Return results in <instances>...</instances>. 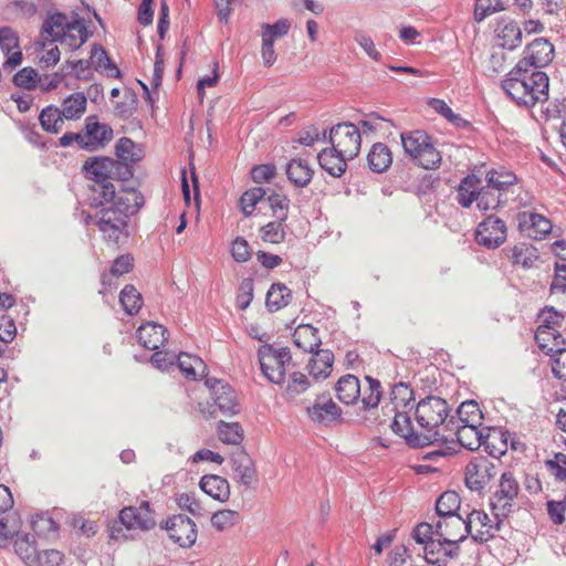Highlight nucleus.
<instances>
[{"instance_id":"obj_5","label":"nucleus","mask_w":566,"mask_h":566,"mask_svg":"<svg viewBox=\"0 0 566 566\" xmlns=\"http://www.w3.org/2000/svg\"><path fill=\"white\" fill-rule=\"evenodd\" d=\"M415 418L418 428L422 430L426 437L430 438V444L443 439L439 428L446 421L449 415V406L442 398L430 396L420 400L415 409Z\"/></svg>"},{"instance_id":"obj_4","label":"nucleus","mask_w":566,"mask_h":566,"mask_svg":"<svg viewBox=\"0 0 566 566\" xmlns=\"http://www.w3.org/2000/svg\"><path fill=\"white\" fill-rule=\"evenodd\" d=\"M53 38L62 46L70 50L80 49L87 40L85 23L78 17L69 20L66 14L55 12L48 15L42 24V35Z\"/></svg>"},{"instance_id":"obj_10","label":"nucleus","mask_w":566,"mask_h":566,"mask_svg":"<svg viewBox=\"0 0 566 566\" xmlns=\"http://www.w3.org/2000/svg\"><path fill=\"white\" fill-rule=\"evenodd\" d=\"M165 528L169 537L180 547L189 548L193 546L197 541V525L186 515H174L166 522Z\"/></svg>"},{"instance_id":"obj_13","label":"nucleus","mask_w":566,"mask_h":566,"mask_svg":"<svg viewBox=\"0 0 566 566\" xmlns=\"http://www.w3.org/2000/svg\"><path fill=\"white\" fill-rule=\"evenodd\" d=\"M119 521L127 530L149 531L156 521L149 502L144 501L139 506H127L119 512Z\"/></svg>"},{"instance_id":"obj_11","label":"nucleus","mask_w":566,"mask_h":566,"mask_svg":"<svg viewBox=\"0 0 566 566\" xmlns=\"http://www.w3.org/2000/svg\"><path fill=\"white\" fill-rule=\"evenodd\" d=\"M475 240L486 249H495L506 240V226L500 218L490 216L479 223Z\"/></svg>"},{"instance_id":"obj_37","label":"nucleus","mask_w":566,"mask_h":566,"mask_svg":"<svg viewBox=\"0 0 566 566\" xmlns=\"http://www.w3.org/2000/svg\"><path fill=\"white\" fill-rule=\"evenodd\" d=\"M369 168L375 172H382L389 168L392 163V156L389 148L381 144H374L367 156Z\"/></svg>"},{"instance_id":"obj_6","label":"nucleus","mask_w":566,"mask_h":566,"mask_svg":"<svg viewBox=\"0 0 566 566\" xmlns=\"http://www.w3.org/2000/svg\"><path fill=\"white\" fill-rule=\"evenodd\" d=\"M405 153L420 167L434 169L441 163V155L433 146L431 138L421 130L401 134Z\"/></svg>"},{"instance_id":"obj_31","label":"nucleus","mask_w":566,"mask_h":566,"mask_svg":"<svg viewBox=\"0 0 566 566\" xmlns=\"http://www.w3.org/2000/svg\"><path fill=\"white\" fill-rule=\"evenodd\" d=\"M286 175L296 187H305L312 180L313 169L307 160L293 158L286 165Z\"/></svg>"},{"instance_id":"obj_36","label":"nucleus","mask_w":566,"mask_h":566,"mask_svg":"<svg viewBox=\"0 0 566 566\" xmlns=\"http://www.w3.org/2000/svg\"><path fill=\"white\" fill-rule=\"evenodd\" d=\"M359 128L360 137L375 136L377 134H386L390 129V122L376 113L367 114L356 125Z\"/></svg>"},{"instance_id":"obj_25","label":"nucleus","mask_w":566,"mask_h":566,"mask_svg":"<svg viewBox=\"0 0 566 566\" xmlns=\"http://www.w3.org/2000/svg\"><path fill=\"white\" fill-rule=\"evenodd\" d=\"M57 42L51 38L40 34V39L34 42L32 50L34 61L41 69H48L54 66L60 61V50Z\"/></svg>"},{"instance_id":"obj_32","label":"nucleus","mask_w":566,"mask_h":566,"mask_svg":"<svg viewBox=\"0 0 566 566\" xmlns=\"http://www.w3.org/2000/svg\"><path fill=\"white\" fill-rule=\"evenodd\" d=\"M294 344L304 352L314 353L321 345V338L317 335V329L312 325H298L293 333Z\"/></svg>"},{"instance_id":"obj_3","label":"nucleus","mask_w":566,"mask_h":566,"mask_svg":"<svg viewBox=\"0 0 566 566\" xmlns=\"http://www.w3.org/2000/svg\"><path fill=\"white\" fill-rule=\"evenodd\" d=\"M505 93L518 105L534 106L547 101V73H510L502 82Z\"/></svg>"},{"instance_id":"obj_34","label":"nucleus","mask_w":566,"mask_h":566,"mask_svg":"<svg viewBox=\"0 0 566 566\" xmlns=\"http://www.w3.org/2000/svg\"><path fill=\"white\" fill-rule=\"evenodd\" d=\"M114 166V160L109 158H94L92 160H87L83 168L88 179L104 185L105 182L103 181L111 177Z\"/></svg>"},{"instance_id":"obj_41","label":"nucleus","mask_w":566,"mask_h":566,"mask_svg":"<svg viewBox=\"0 0 566 566\" xmlns=\"http://www.w3.org/2000/svg\"><path fill=\"white\" fill-rule=\"evenodd\" d=\"M481 189V180L474 176H467L460 184L458 189V198L459 203L469 208L471 205L476 201V196Z\"/></svg>"},{"instance_id":"obj_8","label":"nucleus","mask_w":566,"mask_h":566,"mask_svg":"<svg viewBox=\"0 0 566 566\" xmlns=\"http://www.w3.org/2000/svg\"><path fill=\"white\" fill-rule=\"evenodd\" d=\"M520 492V485L511 472H504L499 482V488L493 494L491 506L496 518L509 516L515 505V499Z\"/></svg>"},{"instance_id":"obj_7","label":"nucleus","mask_w":566,"mask_h":566,"mask_svg":"<svg viewBox=\"0 0 566 566\" xmlns=\"http://www.w3.org/2000/svg\"><path fill=\"white\" fill-rule=\"evenodd\" d=\"M260 367L264 377L276 385L284 382L286 367L292 357L285 347L275 348L271 345H262L258 352Z\"/></svg>"},{"instance_id":"obj_43","label":"nucleus","mask_w":566,"mask_h":566,"mask_svg":"<svg viewBox=\"0 0 566 566\" xmlns=\"http://www.w3.org/2000/svg\"><path fill=\"white\" fill-rule=\"evenodd\" d=\"M64 119L60 108L52 105L43 108L39 116L41 127L50 134L60 133L63 128Z\"/></svg>"},{"instance_id":"obj_23","label":"nucleus","mask_w":566,"mask_h":566,"mask_svg":"<svg viewBox=\"0 0 566 566\" xmlns=\"http://www.w3.org/2000/svg\"><path fill=\"white\" fill-rule=\"evenodd\" d=\"M83 136L84 149L96 150L111 142L113 130L108 125L97 122L95 117H87Z\"/></svg>"},{"instance_id":"obj_54","label":"nucleus","mask_w":566,"mask_h":566,"mask_svg":"<svg viewBox=\"0 0 566 566\" xmlns=\"http://www.w3.org/2000/svg\"><path fill=\"white\" fill-rule=\"evenodd\" d=\"M512 258L514 263L520 264L525 269H530L537 261L538 254L535 248L521 244L513 248Z\"/></svg>"},{"instance_id":"obj_12","label":"nucleus","mask_w":566,"mask_h":566,"mask_svg":"<svg viewBox=\"0 0 566 566\" xmlns=\"http://www.w3.org/2000/svg\"><path fill=\"white\" fill-rule=\"evenodd\" d=\"M410 411L411 410L395 411V417L390 426L392 431L403 438L410 447L418 448L429 446L430 438L426 437L418 426L415 427L411 423Z\"/></svg>"},{"instance_id":"obj_35","label":"nucleus","mask_w":566,"mask_h":566,"mask_svg":"<svg viewBox=\"0 0 566 566\" xmlns=\"http://www.w3.org/2000/svg\"><path fill=\"white\" fill-rule=\"evenodd\" d=\"M535 340L537 345L548 355L559 349L564 344L562 336L558 332L549 325H539L535 333Z\"/></svg>"},{"instance_id":"obj_60","label":"nucleus","mask_w":566,"mask_h":566,"mask_svg":"<svg viewBox=\"0 0 566 566\" xmlns=\"http://www.w3.org/2000/svg\"><path fill=\"white\" fill-rule=\"evenodd\" d=\"M354 41L369 59L377 62L381 60L380 52L377 50L374 40L368 34L361 31L356 32Z\"/></svg>"},{"instance_id":"obj_51","label":"nucleus","mask_w":566,"mask_h":566,"mask_svg":"<svg viewBox=\"0 0 566 566\" xmlns=\"http://www.w3.org/2000/svg\"><path fill=\"white\" fill-rule=\"evenodd\" d=\"M218 437L226 444H240L243 440V431L238 422H224L218 423Z\"/></svg>"},{"instance_id":"obj_56","label":"nucleus","mask_w":566,"mask_h":566,"mask_svg":"<svg viewBox=\"0 0 566 566\" xmlns=\"http://www.w3.org/2000/svg\"><path fill=\"white\" fill-rule=\"evenodd\" d=\"M260 237L264 242L268 243H281L285 238L283 221L279 219L277 221L269 222L268 224L261 228Z\"/></svg>"},{"instance_id":"obj_55","label":"nucleus","mask_w":566,"mask_h":566,"mask_svg":"<svg viewBox=\"0 0 566 566\" xmlns=\"http://www.w3.org/2000/svg\"><path fill=\"white\" fill-rule=\"evenodd\" d=\"M483 443L489 449V452L494 458H499L506 453L507 451V440L504 437V433L500 430H493L490 432Z\"/></svg>"},{"instance_id":"obj_45","label":"nucleus","mask_w":566,"mask_h":566,"mask_svg":"<svg viewBox=\"0 0 566 566\" xmlns=\"http://www.w3.org/2000/svg\"><path fill=\"white\" fill-rule=\"evenodd\" d=\"M481 426L461 424L457 431V439L459 443L469 449L476 450L483 443V436L479 430Z\"/></svg>"},{"instance_id":"obj_46","label":"nucleus","mask_w":566,"mask_h":566,"mask_svg":"<svg viewBox=\"0 0 566 566\" xmlns=\"http://www.w3.org/2000/svg\"><path fill=\"white\" fill-rule=\"evenodd\" d=\"M292 298L291 291L281 283L273 284L266 294V306L270 311L285 307Z\"/></svg>"},{"instance_id":"obj_29","label":"nucleus","mask_w":566,"mask_h":566,"mask_svg":"<svg viewBox=\"0 0 566 566\" xmlns=\"http://www.w3.org/2000/svg\"><path fill=\"white\" fill-rule=\"evenodd\" d=\"M13 547L19 558L27 565L33 566L39 564L38 554L39 549L35 545L33 536L29 534H14Z\"/></svg>"},{"instance_id":"obj_47","label":"nucleus","mask_w":566,"mask_h":566,"mask_svg":"<svg viewBox=\"0 0 566 566\" xmlns=\"http://www.w3.org/2000/svg\"><path fill=\"white\" fill-rule=\"evenodd\" d=\"M507 9V0H476L474 6V19L476 22H481L489 15Z\"/></svg>"},{"instance_id":"obj_49","label":"nucleus","mask_w":566,"mask_h":566,"mask_svg":"<svg viewBox=\"0 0 566 566\" xmlns=\"http://www.w3.org/2000/svg\"><path fill=\"white\" fill-rule=\"evenodd\" d=\"M458 417L461 424L481 426L483 416L475 401H464L458 408Z\"/></svg>"},{"instance_id":"obj_64","label":"nucleus","mask_w":566,"mask_h":566,"mask_svg":"<svg viewBox=\"0 0 566 566\" xmlns=\"http://www.w3.org/2000/svg\"><path fill=\"white\" fill-rule=\"evenodd\" d=\"M552 356V371L560 380H566V348L556 349Z\"/></svg>"},{"instance_id":"obj_17","label":"nucleus","mask_w":566,"mask_h":566,"mask_svg":"<svg viewBox=\"0 0 566 566\" xmlns=\"http://www.w3.org/2000/svg\"><path fill=\"white\" fill-rule=\"evenodd\" d=\"M207 385L211 390V396L214 405L218 407L220 412L226 416H233L238 413L239 407L237 403L235 392L228 385L219 379H209Z\"/></svg>"},{"instance_id":"obj_39","label":"nucleus","mask_w":566,"mask_h":566,"mask_svg":"<svg viewBox=\"0 0 566 566\" xmlns=\"http://www.w3.org/2000/svg\"><path fill=\"white\" fill-rule=\"evenodd\" d=\"M390 401L394 411L413 410L416 407L413 403L412 389L402 382H399L392 387Z\"/></svg>"},{"instance_id":"obj_18","label":"nucleus","mask_w":566,"mask_h":566,"mask_svg":"<svg viewBox=\"0 0 566 566\" xmlns=\"http://www.w3.org/2000/svg\"><path fill=\"white\" fill-rule=\"evenodd\" d=\"M459 555V546L447 543L437 536L436 541H431L427 547H423V556L427 563L448 566Z\"/></svg>"},{"instance_id":"obj_27","label":"nucleus","mask_w":566,"mask_h":566,"mask_svg":"<svg viewBox=\"0 0 566 566\" xmlns=\"http://www.w3.org/2000/svg\"><path fill=\"white\" fill-rule=\"evenodd\" d=\"M199 486L208 496L220 503H226L230 499V484L228 480L220 475H203L200 479Z\"/></svg>"},{"instance_id":"obj_19","label":"nucleus","mask_w":566,"mask_h":566,"mask_svg":"<svg viewBox=\"0 0 566 566\" xmlns=\"http://www.w3.org/2000/svg\"><path fill=\"white\" fill-rule=\"evenodd\" d=\"M307 417L315 423L327 426L340 419V408L329 397H318L306 408Z\"/></svg>"},{"instance_id":"obj_52","label":"nucleus","mask_w":566,"mask_h":566,"mask_svg":"<svg viewBox=\"0 0 566 566\" xmlns=\"http://www.w3.org/2000/svg\"><path fill=\"white\" fill-rule=\"evenodd\" d=\"M460 496L454 491L444 492L437 501L436 510L440 517L457 514L460 509Z\"/></svg>"},{"instance_id":"obj_15","label":"nucleus","mask_w":566,"mask_h":566,"mask_svg":"<svg viewBox=\"0 0 566 566\" xmlns=\"http://www.w3.org/2000/svg\"><path fill=\"white\" fill-rule=\"evenodd\" d=\"M63 77L60 73H14L13 83L15 86L25 90H40L49 92L56 88Z\"/></svg>"},{"instance_id":"obj_44","label":"nucleus","mask_w":566,"mask_h":566,"mask_svg":"<svg viewBox=\"0 0 566 566\" xmlns=\"http://www.w3.org/2000/svg\"><path fill=\"white\" fill-rule=\"evenodd\" d=\"M116 156L124 163H137L144 157V149L129 138H120L116 144Z\"/></svg>"},{"instance_id":"obj_26","label":"nucleus","mask_w":566,"mask_h":566,"mask_svg":"<svg viewBox=\"0 0 566 566\" xmlns=\"http://www.w3.org/2000/svg\"><path fill=\"white\" fill-rule=\"evenodd\" d=\"M497 44L514 50L522 43V30L518 23L510 18H501L494 30Z\"/></svg>"},{"instance_id":"obj_9","label":"nucleus","mask_w":566,"mask_h":566,"mask_svg":"<svg viewBox=\"0 0 566 566\" xmlns=\"http://www.w3.org/2000/svg\"><path fill=\"white\" fill-rule=\"evenodd\" d=\"M496 474L495 464L488 458L472 459L465 468V484L474 492L481 493Z\"/></svg>"},{"instance_id":"obj_57","label":"nucleus","mask_w":566,"mask_h":566,"mask_svg":"<svg viewBox=\"0 0 566 566\" xmlns=\"http://www.w3.org/2000/svg\"><path fill=\"white\" fill-rule=\"evenodd\" d=\"M265 191L255 187L245 191L240 199V207L245 217L253 213L256 205L264 198Z\"/></svg>"},{"instance_id":"obj_40","label":"nucleus","mask_w":566,"mask_h":566,"mask_svg":"<svg viewBox=\"0 0 566 566\" xmlns=\"http://www.w3.org/2000/svg\"><path fill=\"white\" fill-rule=\"evenodd\" d=\"M176 360L180 371L188 379L196 380L199 376H203L206 374V364L201 358L197 356L182 353L177 357Z\"/></svg>"},{"instance_id":"obj_22","label":"nucleus","mask_w":566,"mask_h":566,"mask_svg":"<svg viewBox=\"0 0 566 566\" xmlns=\"http://www.w3.org/2000/svg\"><path fill=\"white\" fill-rule=\"evenodd\" d=\"M521 230L530 238L543 240L552 231V222L543 214L524 211L518 214Z\"/></svg>"},{"instance_id":"obj_58","label":"nucleus","mask_w":566,"mask_h":566,"mask_svg":"<svg viewBox=\"0 0 566 566\" xmlns=\"http://www.w3.org/2000/svg\"><path fill=\"white\" fill-rule=\"evenodd\" d=\"M501 203V193H497L489 186L481 187L480 192L476 196L478 208L482 211L495 209Z\"/></svg>"},{"instance_id":"obj_30","label":"nucleus","mask_w":566,"mask_h":566,"mask_svg":"<svg viewBox=\"0 0 566 566\" xmlns=\"http://www.w3.org/2000/svg\"><path fill=\"white\" fill-rule=\"evenodd\" d=\"M334 355L328 349H321L313 353L307 369L315 379L327 378L333 370Z\"/></svg>"},{"instance_id":"obj_62","label":"nucleus","mask_w":566,"mask_h":566,"mask_svg":"<svg viewBox=\"0 0 566 566\" xmlns=\"http://www.w3.org/2000/svg\"><path fill=\"white\" fill-rule=\"evenodd\" d=\"M428 104L432 109H434L450 123L457 126H460L464 123V120L458 114L453 113L451 107L443 99L431 98Z\"/></svg>"},{"instance_id":"obj_2","label":"nucleus","mask_w":566,"mask_h":566,"mask_svg":"<svg viewBox=\"0 0 566 566\" xmlns=\"http://www.w3.org/2000/svg\"><path fill=\"white\" fill-rule=\"evenodd\" d=\"M332 147L317 155L321 167L331 176L340 177L347 168V161L354 159L360 150V132L352 123H342L329 130Z\"/></svg>"},{"instance_id":"obj_61","label":"nucleus","mask_w":566,"mask_h":566,"mask_svg":"<svg viewBox=\"0 0 566 566\" xmlns=\"http://www.w3.org/2000/svg\"><path fill=\"white\" fill-rule=\"evenodd\" d=\"M413 538L418 544L427 547L431 541L437 538V524L434 526L429 523L418 524L413 530Z\"/></svg>"},{"instance_id":"obj_48","label":"nucleus","mask_w":566,"mask_h":566,"mask_svg":"<svg viewBox=\"0 0 566 566\" xmlns=\"http://www.w3.org/2000/svg\"><path fill=\"white\" fill-rule=\"evenodd\" d=\"M119 302L123 310L128 315L138 313L143 305L142 295L133 285H126L122 290L119 294Z\"/></svg>"},{"instance_id":"obj_63","label":"nucleus","mask_w":566,"mask_h":566,"mask_svg":"<svg viewBox=\"0 0 566 566\" xmlns=\"http://www.w3.org/2000/svg\"><path fill=\"white\" fill-rule=\"evenodd\" d=\"M39 564L33 566H60L64 560V554L54 548L39 551Z\"/></svg>"},{"instance_id":"obj_50","label":"nucleus","mask_w":566,"mask_h":566,"mask_svg":"<svg viewBox=\"0 0 566 566\" xmlns=\"http://www.w3.org/2000/svg\"><path fill=\"white\" fill-rule=\"evenodd\" d=\"M87 64L90 67L94 69V71H119L118 67L111 61L103 46L98 44L92 45Z\"/></svg>"},{"instance_id":"obj_42","label":"nucleus","mask_w":566,"mask_h":566,"mask_svg":"<svg viewBox=\"0 0 566 566\" xmlns=\"http://www.w3.org/2000/svg\"><path fill=\"white\" fill-rule=\"evenodd\" d=\"M86 103L87 101L83 93H74L63 101L60 112L65 119H77L84 114Z\"/></svg>"},{"instance_id":"obj_1","label":"nucleus","mask_w":566,"mask_h":566,"mask_svg":"<svg viewBox=\"0 0 566 566\" xmlns=\"http://www.w3.org/2000/svg\"><path fill=\"white\" fill-rule=\"evenodd\" d=\"M101 209L95 223L104 241L114 247L124 245L129 238V219L144 205L143 195L133 187L113 184L99 186Z\"/></svg>"},{"instance_id":"obj_21","label":"nucleus","mask_w":566,"mask_h":566,"mask_svg":"<svg viewBox=\"0 0 566 566\" xmlns=\"http://www.w3.org/2000/svg\"><path fill=\"white\" fill-rule=\"evenodd\" d=\"M554 57V46L546 39H535L524 50V57L526 65L542 69L547 66Z\"/></svg>"},{"instance_id":"obj_24","label":"nucleus","mask_w":566,"mask_h":566,"mask_svg":"<svg viewBox=\"0 0 566 566\" xmlns=\"http://www.w3.org/2000/svg\"><path fill=\"white\" fill-rule=\"evenodd\" d=\"M231 468L233 479L245 488H252L256 483V470L254 461L245 452H237L232 455Z\"/></svg>"},{"instance_id":"obj_28","label":"nucleus","mask_w":566,"mask_h":566,"mask_svg":"<svg viewBox=\"0 0 566 566\" xmlns=\"http://www.w3.org/2000/svg\"><path fill=\"white\" fill-rule=\"evenodd\" d=\"M137 339L143 347L157 350L167 339L166 329L163 325L154 322L145 323L137 329Z\"/></svg>"},{"instance_id":"obj_14","label":"nucleus","mask_w":566,"mask_h":566,"mask_svg":"<svg viewBox=\"0 0 566 566\" xmlns=\"http://www.w3.org/2000/svg\"><path fill=\"white\" fill-rule=\"evenodd\" d=\"M465 521L467 535L471 534L476 542H488L497 528L499 522L493 521L484 511L473 510Z\"/></svg>"},{"instance_id":"obj_53","label":"nucleus","mask_w":566,"mask_h":566,"mask_svg":"<svg viewBox=\"0 0 566 566\" xmlns=\"http://www.w3.org/2000/svg\"><path fill=\"white\" fill-rule=\"evenodd\" d=\"M310 388V381L307 377L302 373H293L285 386L284 395L286 399L293 400L304 394Z\"/></svg>"},{"instance_id":"obj_33","label":"nucleus","mask_w":566,"mask_h":566,"mask_svg":"<svg viewBox=\"0 0 566 566\" xmlns=\"http://www.w3.org/2000/svg\"><path fill=\"white\" fill-rule=\"evenodd\" d=\"M337 398L345 405L354 403L360 396V385L353 375L343 376L335 387Z\"/></svg>"},{"instance_id":"obj_38","label":"nucleus","mask_w":566,"mask_h":566,"mask_svg":"<svg viewBox=\"0 0 566 566\" xmlns=\"http://www.w3.org/2000/svg\"><path fill=\"white\" fill-rule=\"evenodd\" d=\"M241 522V515L238 511L231 509H221L213 512L210 516V525L217 532H227L235 527Z\"/></svg>"},{"instance_id":"obj_20","label":"nucleus","mask_w":566,"mask_h":566,"mask_svg":"<svg viewBox=\"0 0 566 566\" xmlns=\"http://www.w3.org/2000/svg\"><path fill=\"white\" fill-rule=\"evenodd\" d=\"M465 521L459 514L440 517L437 522V536L447 543L459 546L467 537Z\"/></svg>"},{"instance_id":"obj_16","label":"nucleus","mask_w":566,"mask_h":566,"mask_svg":"<svg viewBox=\"0 0 566 566\" xmlns=\"http://www.w3.org/2000/svg\"><path fill=\"white\" fill-rule=\"evenodd\" d=\"M0 51L3 55L2 67L14 69L22 62L19 38L10 27L0 28Z\"/></svg>"},{"instance_id":"obj_59","label":"nucleus","mask_w":566,"mask_h":566,"mask_svg":"<svg viewBox=\"0 0 566 566\" xmlns=\"http://www.w3.org/2000/svg\"><path fill=\"white\" fill-rule=\"evenodd\" d=\"M516 178L509 171H490L488 174V186L497 193H501L505 187L515 182Z\"/></svg>"}]
</instances>
